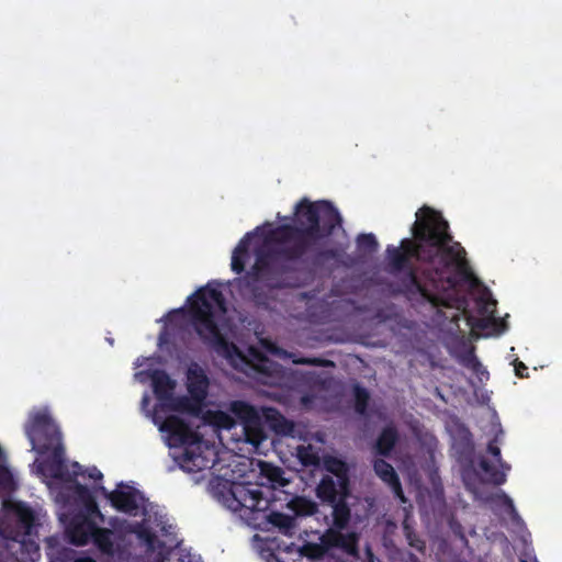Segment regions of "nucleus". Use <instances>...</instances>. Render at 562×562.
Returning a JSON list of instances; mask_svg holds the SVG:
<instances>
[{"label":"nucleus","mask_w":562,"mask_h":562,"mask_svg":"<svg viewBox=\"0 0 562 562\" xmlns=\"http://www.w3.org/2000/svg\"><path fill=\"white\" fill-rule=\"evenodd\" d=\"M323 463L328 474L334 476V479L341 480L344 488H346V484L350 483L349 467L347 462L337 457L328 456L324 459Z\"/></svg>","instance_id":"b1692460"},{"label":"nucleus","mask_w":562,"mask_h":562,"mask_svg":"<svg viewBox=\"0 0 562 562\" xmlns=\"http://www.w3.org/2000/svg\"><path fill=\"white\" fill-rule=\"evenodd\" d=\"M191 323L202 342L226 359L238 353L235 344L221 333L215 317L227 312L226 300L217 288L204 286L195 292L189 307Z\"/></svg>","instance_id":"7ed1b4c3"},{"label":"nucleus","mask_w":562,"mask_h":562,"mask_svg":"<svg viewBox=\"0 0 562 562\" xmlns=\"http://www.w3.org/2000/svg\"><path fill=\"white\" fill-rule=\"evenodd\" d=\"M514 366H515V373L518 378L522 379V378L528 376V368L524 362L516 360Z\"/></svg>","instance_id":"a19ab883"},{"label":"nucleus","mask_w":562,"mask_h":562,"mask_svg":"<svg viewBox=\"0 0 562 562\" xmlns=\"http://www.w3.org/2000/svg\"><path fill=\"white\" fill-rule=\"evenodd\" d=\"M302 552L305 557L314 560L323 559L328 552V546L325 544V533L319 537V542H307L303 546Z\"/></svg>","instance_id":"c85d7f7f"},{"label":"nucleus","mask_w":562,"mask_h":562,"mask_svg":"<svg viewBox=\"0 0 562 562\" xmlns=\"http://www.w3.org/2000/svg\"><path fill=\"white\" fill-rule=\"evenodd\" d=\"M297 458L304 467H318L321 464L319 454L311 445L300 446L297 448Z\"/></svg>","instance_id":"c756f323"},{"label":"nucleus","mask_w":562,"mask_h":562,"mask_svg":"<svg viewBox=\"0 0 562 562\" xmlns=\"http://www.w3.org/2000/svg\"><path fill=\"white\" fill-rule=\"evenodd\" d=\"M487 451L495 458L496 462H501L502 454H501V449L497 446L496 437L488 442Z\"/></svg>","instance_id":"ea45409f"},{"label":"nucleus","mask_w":562,"mask_h":562,"mask_svg":"<svg viewBox=\"0 0 562 562\" xmlns=\"http://www.w3.org/2000/svg\"><path fill=\"white\" fill-rule=\"evenodd\" d=\"M310 381H312L313 383H316V380L313 378H310Z\"/></svg>","instance_id":"603ef678"},{"label":"nucleus","mask_w":562,"mask_h":562,"mask_svg":"<svg viewBox=\"0 0 562 562\" xmlns=\"http://www.w3.org/2000/svg\"><path fill=\"white\" fill-rule=\"evenodd\" d=\"M310 381H312L313 383H316V380L313 378H310Z\"/></svg>","instance_id":"5fc2aeb1"},{"label":"nucleus","mask_w":562,"mask_h":562,"mask_svg":"<svg viewBox=\"0 0 562 562\" xmlns=\"http://www.w3.org/2000/svg\"><path fill=\"white\" fill-rule=\"evenodd\" d=\"M463 479H464L467 488L476 496L477 491H476L475 485L468 477L464 476Z\"/></svg>","instance_id":"a18cd8bd"},{"label":"nucleus","mask_w":562,"mask_h":562,"mask_svg":"<svg viewBox=\"0 0 562 562\" xmlns=\"http://www.w3.org/2000/svg\"><path fill=\"white\" fill-rule=\"evenodd\" d=\"M151 383L154 393L157 398H171L176 382L165 370H155L151 374Z\"/></svg>","instance_id":"f3484780"},{"label":"nucleus","mask_w":562,"mask_h":562,"mask_svg":"<svg viewBox=\"0 0 562 562\" xmlns=\"http://www.w3.org/2000/svg\"><path fill=\"white\" fill-rule=\"evenodd\" d=\"M111 505L119 512L130 516H137L143 495L134 487H127L126 491L116 488L111 491Z\"/></svg>","instance_id":"f8f14e48"},{"label":"nucleus","mask_w":562,"mask_h":562,"mask_svg":"<svg viewBox=\"0 0 562 562\" xmlns=\"http://www.w3.org/2000/svg\"><path fill=\"white\" fill-rule=\"evenodd\" d=\"M461 363L470 370L473 367H480V360L474 353V348H471L461 357Z\"/></svg>","instance_id":"e433bc0d"},{"label":"nucleus","mask_w":562,"mask_h":562,"mask_svg":"<svg viewBox=\"0 0 562 562\" xmlns=\"http://www.w3.org/2000/svg\"><path fill=\"white\" fill-rule=\"evenodd\" d=\"M265 518L284 536L291 537L297 529L295 517L292 515L271 510Z\"/></svg>","instance_id":"4be33fe9"},{"label":"nucleus","mask_w":562,"mask_h":562,"mask_svg":"<svg viewBox=\"0 0 562 562\" xmlns=\"http://www.w3.org/2000/svg\"><path fill=\"white\" fill-rule=\"evenodd\" d=\"M496 498L507 508L510 515L517 514L513 499L507 494L501 492L499 494L496 495Z\"/></svg>","instance_id":"4c0bfd02"},{"label":"nucleus","mask_w":562,"mask_h":562,"mask_svg":"<svg viewBox=\"0 0 562 562\" xmlns=\"http://www.w3.org/2000/svg\"><path fill=\"white\" fill-rule=\"evenodd\" d=\"M85 509L91 514L98 517L102 522H104L105 518L104 515L100 512L99 506L95 502V498L91 499V503H86L83 505Z\"/></svg>","instance_id":"58836bf2"},{"label":"nucleus","mask_w":562,"mask_h":562,"mask_svg":"<svg viewBox=\"0 0 562 562\" xmlns=\"http://www.w3.org/2000/svg\"><path fill=\"white\" fill-rule=\"evenodd\" d=\"M310 381H312L313 383H316V380L313 378H310Z\"/></svg>","instance_id":"864d4df0"},{"label":"nucleus","mask_w":562,"mask_h":562,"mask_svg":"<svg viewBox=\"0 0 562 562\" xmlns=\"http://www.w3.org/2000/svg\"><path fill=\"white\" fill-rule=\"evenodd\" d=\"M95 522L86 516L76 517L67 527L69 542L75 546H86L91 542Z\"/></svg>","instance_id":"ddd939ff"},{"label":"nucleus","mask_w":562,"mask_h":562,"mask_svg":"<svg viewBox=\"0 0 562 562\" xmlns=\"http://www.w3.org/2000/svg\"><path fill=\"white\" fill-rule=\"evenodd\" d=\"M224 503L233 512H249L252 519L269 508V499L259 486L251 483H233L224 495Z\"/></svg>","instance_id":"423d86ee"},{"label":"nucleus","mask_w":562,"mask_h":562,"mask_svg":"<svg viewBox=\"0 0 562 562\" xmlns=\"http://www.w3.org/2000/svg\"><path fill=\"white\" fill-rule=\"evenodd\" d=\"M496 300H494L491 294H482L475 301L476 310L479 314L482 316L480 318H469V322L472 326H475L481 329H485L488 327L490 323L495 319L496 312Z\"/></svg>","instance_id":"2eb2a0df"},{"label":"nucleus","mask_w":562,"mask_h":562,"mask_svg":"<svg viewBox=\"0 0 562 562\" xmlns=\"http://www.w3.org/2000/svg\"><path fill=\"white\" fill-rule=\"evenodd\" d=\"M181 562H184V560H183V559H181Z\"/></svg>","instance_id":"6e6d98bb"},{"label":"nucleus","mask_w":562,"mask_h":562,"mask_svg":"<svg viewBox=\"0 0 562 562\" xmlns=\"http://www.w3.org/2000/svg\"><path fill=\"white\" fill-rule=\"evenodd\" d=\"M260 476L265 479L272 488L284 487L290 484V480L284 476V470L272 463L259 462Z\"/></svg>","instance_id":"6ab92c4d"},{"label":"nucleus","mask_w":562,"mask_h":562,"mask_svg":"<svg viewBox=\"0 0 562 562\" xmlns=\"http://www.w3.org/2000/svg\"><path fill=\"white\" fill-rule=\"evenodd\" d=\"M254 233L249 232L245 234V236L238 241L232 255V270L240 274L245 271V265L247 259L249 258V246Z\"/></svg>","instance_id":"a211bd4d"},{"label":"nucleus","mask_w":562,"mask_h":562,"mask_svg":"<svg viewBox=\"0 0 562 562\" xmlns=\"http://www.w3.org/2000/svg\"><path fill=\"white\" fill-rule=\"evenodd\" d=\"M349 497H340L334 503H328L331 507V525L328 528H348L351 520V508L347 502Z\"/></svg>","instance_id":"dca6fc26"},{"label":"nucleus","mask_w":562,"mask_h":562,"mask_svg":"<svg viewBox=\"0 0 562 562\" xmlns=\"http://www.w3.org/2000/svg\"><path fill=\"white\" fill-rule=\"evenodd\" d=\"M75 482L74 486H72V491H74V495L75 497L77 498V501L83 506L86 503H91V499L94 498V496L92 495V493L90 492V490L83 485V484H80L78 482H76L75 480L72 481Z\"/></svg>","instance_id":"72a5a7b5"},{"label":"nucleus","mask_w":562,"mask_h":562,"mask_svg":"<svg viewBox=\"0 0 562 562\" xmlns=\"http://www.w3.org/2000/svg\"><path fill=\"white\" fill-rule=\"evenodd\" d=\"M315 493L323 504L334 503L340 497L350 496V483H347L346 488H344L341 480L324 474L315 488Z\"/></svg>","instance_id":"9b49d317"},{"label":"nucleus","mask_w":562,"mask_h":562,"mask_svg":"<svg viewBox=\"0 0 562 562\" xmlns=\"http://www.w3.org/2000/svg\"><path fill=\"white\" fill-rule=\"evenodd\" d=\"M353 393H355V411L360 415H364L368 409L370 394L367 391V389H364L360 385L355 386Z\"/></svg>","instance_id":"7c9ffc66"},{"label":"nucleus","mask_w":562,"mask_h":562,"mask_svg":"<svg viewBox=\"0 0 562 562\" xmlns=\"http://www.w3.org/2000/svg\"><path fill=\"white\" fill-rule=\"evenodd\" d=\"M49 451H52V456L47 461V468L50 476L66 482H71L74 481V476L81 474V465L78 462L72 463L74 471L72 474L69 473L65 463V449L61 445V440L52 446Z\"/></svg>","instance_id":"9d476101"},{"label":"nucleus","mask_w":562,"mask_h":562,"mask_svg":"<svg viewBox=\"0 0 562 562\" xmlns=\"http://www.w3.org/2000/svg\"><path fill=\"white\" fill-rule=\"evenodd\" d=\"M132 532H134L137 538L146 544L148 551H154L157 547H164V542L158 540L155 532L140 524L135 525Z\"/></svg>","instance_id":"cd10ccee"},{"label":"nucleus","mask_w":562,"mask_h":562,"mask_svg":"<svg viewBox=\"0 0 562 562\" xmlns=\"http://www.w3.org/2000/svg\"><path fill=\"white\" fill-rule=\"evenodd\" d=\"M397 440V429L394 426L384 427L376 439V452L383 457L390 456Z\"/></svg>","instance_id":"a878e982"},{"label":"nucleus","mask_w":562,"mask_h":562,"mask_svg":"<svg viewBox=\"0 0 562 562\" xmlns=\"http://www.w3.org/2000/svg\"><path fill=\"white\" fill-rule=\"evenodd\" d=\"M286 508L293 514L292 517H311L318 513V505L314 501L304 496H292L286 503Z\"/></svg>","instance_id":"aec40b11"},{"label":"nucleus","mask_w":562,"mask_h":562,"mask_svg":"<svg viewBox=\"0 0 562 562\" xmlns=\"http://www.w3.org/2000/svg\"><path fill=\"white\" fill-rule=\"evenodd\" d=\"M373 470L391 487L395 496L405 502L401 481L392 464L383 459H376L373 462Z\"/></svg>","instance_id":"4468645a"},{"label":"nucleus","mask_w":562,"mask_h":562,"mask_svg":"<svg viewBox=\"0 0 562 562\" xmlns=\"http://www.w3.org/2000/svg\"><path fill=\"white\" fill-rule=\"evenodd\" d=\"M229 412L234 415L236 424L243 426L245 441L259 447L267 439L262 416L259 411L251 404L236 400L231 402Z\"/></svg>","instance_id":"6e6552de"},{"label":"nucleus","mask_w":562,"mask_h":562,"mask_svg":"<svg viewBox=\"0 0 562 562\" xmlns=\"http://www.w3.org/2000/svg\"><path fill=\"white\" fill-rule=\"evenodd\" d=\"M294 210L292 224H281L270 232L269 239L276 246L256 249L255 263L244 278L256 305L267 304L258 283L271 290L300 288L303 281L299 265L314 272L340 257L338 248L323 245L342 222L333 203L303 198Z\"/></svg>","instance_id":"f03ea898"},{"label":"nucleus","mask_w":562,"mask_h":562,"mask_svg":"<svg viewBox=\"0 0 562 562\" xmlns=\"http://www.w3.org/2000/svg\"><path fill=\"white\" fill-rule=\"evenodd\" d=\"M294 364L315 366V367H334L335 363L331 360L318 358V357H294L292 359Z\"/></svg>","instance_id":"473e14b6"},{"label":"nucleus","mask_w":562,"mask_h":562,"mask_svg":"<svg viewBox=\"0 0 562 562\" xmlns=\"http://www.w3.org/2000/svg\"><path fill=\"white\" fill-rule=\"evenodd\" d=\"M263 417L269 427L278 435H290L293 431V423L276 408H265Z\"/></svg>","instance_id":"5701e85b"},{"label":"nucleus","mask_w":562,"mask_h":562,"mask_svg":"<svg viewBox=\"0 0 562 562\" xmlns=\"http://www.w3.org/2000/svg\"><path fill=\"white\" fill-rule=\"evenodd\" d=\"M308 374L312 375L313 378L316 376L315 372H310Z\"/></svg>","instance_id":"3c124183"},{"label":"nucleus","mask_w":562,"mask_h":562,"mask_svg":"<svg viewBox=\"0 0 562 562\" xmlns=\"http://www.w3.org/2000/svg\"><path fill=\"white\" fill-rule=\"evenodd\" d=\"M408 544L420 553L426 551V542L420 539L416 533L409 531L406 533Z\"/></svg>","instance_id":"c9c22d12"},{"label":"nucleus","mask_w":562,"mask_h":562,"mask_svg":"<svg viewBox=\"0 0 562 562\" xmlns=\"http://www.w3.org/2000/svg\"><path fill=\"white\" fill-rule=\"evenodd\" d=\"M347 528H327L325 533V544L329 551L337 549L344 554L352 558L359 557L360 535L357 531H344Z\"/></svg>","instance_id":"1a4fd4ad"},{"label":"nucleus","mask_w":562,"mask_h":562,"mask_svg":"<svg viewBox=\"0 0 562 562\" xmlns=\"http://www.w3.org/2000/svg\"><path fill=\"white\" fill-rule=\"evenodd\" d=\"M186 387L188 395L173 397L171 408L199 417L203 413L209 395L210 379L205 370L196 362H192L187 369Z\"/></svg>","instance_id":"39448f33"},{"label":"nucleus","mask_w":562,"mask_h":562,"mask_svg":"<svg viewBox=\"0 0 562 562\" xmlns=\"http://www.w3.org/2000/svg\"><path fill=\"white\" fill-rule=\"evenodd\" d=\"M521 562H527V561H521Z\"/></svg>","instance_id":"4d7b16f0"},{"label":"nucleus","mask_w":562,"mask_h":562,"mask_svg":"<svg viewBox=\"0 0 562 562\" xmlns=\"http://www.w3.org/2000/svg\"><path fill=\"white\" fill-rule=\"evenodd\" d=\"M202 418L204 423L218 429L231 430L236 426L234 415L229 411H206L203 413Z\"/></svg>","instance_id":"393cba45"},{"label":"nucleus","mask_w":562,"mask_h":562,"mask_svg":"<svg viewBox=\"0 0 562 562\" xmlns=\"http://www.w3.org/2000/svg\"><path fill=\"white\" fill-rule=\"evenodd\" d=\"M462 454L464 456V459L470 460L473 454V445L471 441H467L463 446Z\"/></svg>","instance_id":"37998d69"},{"label":"nucleus","mask_w":562,"mask_h":562,"mask_svg":"<svg viewBox=\"0 0 562 562\" xmlns=\"http://www.w3.org/2000/svg\"><path fill=\"white\" fill-rule=\"evenodd\" d=\"M497 463L499 464V467L502 469L501 471H504L507 474V472L510 470V465L507 462H505L502 458H501V462H497Z\"/></svg>","instance_id":"09e8293b"},{"label":"nucleus","mask_w":562,"mask_h":562,"mask_svg":"<svg viewBox=\"0 0 562 562\" xmlns=\"http://www.w3.org/2000/svg\"><path fill=\"white\" fill-rule=\"evenodd\" d=\"M98 491L101 493V495H103L106 499H109L111 502V492L108 491L103 485H100L98 487Z\"/></svg>","instance_id":"49530a36"},{"label":"nucleus","mask_w":562,"mask_h":562,"mask_svg":"<svg viewBox=\"0 0 562 562\" xmlns=\"http://www.w3.org/2000/svg\"><path fill=\"white\" fill-rule=\"evenodd\" d=\"M25 435L32 449L46 453L52 446L61 440L60 431L52 417L45 412L34 414L25 425Z\"/></svg>","instance_id":"0eeeda50"},{"label":"nucleus","mask_w":562,"mask_h":562,"mask_svg":"<svg viewBox=\"0 0 562 562\" xmlns=\"http://www.w3.org/2000/svg\"><path fill=\"white\" fill-rule=\"evenodd\" d=\"M160 430L169 435L175 443L188 445L180 458V467L187 472H200L211 469L215 464V453L213 448L203 446L189 424L182 418L171 415L166 417L160 426Z\"/></svg>","instance_id":"20e7f679"},{"label":"nucleus","mask_w":562,"mask_h":562,"mask_svg":"<svg viewBox=\"0 0 562 562\" xmlns=\"http://www.w3.org/2000/svg\"><path fill=\"white\" fill-rule=\"evenodd\" d=\"M413 238L401 240L400 247L387 246L389 272L397 277L393 293L402 295L413 307H457L460 300L456 276L468 278L467 251L453 241L449 223L442 214L424 205L416 213Z\"/></svg>","instance_id":"f257e3e1"},{"label":"nucleus","mask_w":562,"mask_h":562,"mask_svg":"<svg viewBox=\"0 0 562 562\" xmlns=\"http://www.w3.org/2000/svg\"><path fill=\"white\" fill-rule=\"evenodd\" d=\"M357 244L360 250L367 251L369 254L375 252L379 247L375 236L371 233L360 234L357 237Z\"/></svg>","instance_id":"2f4dec72"},{"label":"nucleus","mask_w":562,"mask_h":562,"mask_svg":"<svg viewBox=\"0 0 562 562\" xmlns=\"http://www.w3.org/2000/svg\"><path fill=\"white\" fill-rule=\"evenodd\" d=\"M472 372L479 376L480 380L483 379V376L485 378H488V372L487 370L482 366V363L480 362V367H473L471 368Z\"/></svg>","instance_id":"79ce46f5"},{"label":"nucleus","mask_w":562,"mask_h":562,"mask_svg":"<svg viewBox=\"0 0 562 562\" xmlns=\"http://www.w3.org/2000/svg\"><path fill=\"white\" fill-rule=\"evenodd\" d=\"M113 536V530L95 525L91 542L102 554L113 557L116 552Z\"/></svg>","instance_id":"412c9836"},{"label":"nucleus","mask_w":562,"mask_h":562,"mask_svg":"<svg viewBox=\"0 0 562 562\" xmlns=\"http://www.w3.org/2000/svg\"><path fill=\"white\" fill-rule=\"evenodd\" d=\"M117 522H119V518H116V517H115V518H111V519H110V521H109V524H110L113 528H115V527H116V524H117Z\"/></svg>","instance_id":"8fccbe9b"},{"label":"nucleus","mask_w":562,"mask_h":562,"mask_svg":"<svg viewBox=\"0 0 562 562\" xmlns=\"http://www.w3.org/2000/svg\"><path fill=\"white\" fill-rule=\"evenodd\" d=\"M88 476L93 480H102L103 479V474L95 467H92L91 469L88 470Z\"/></svg>","instance_id":"c03bdc74"},{"label":"nucleus","mask_w":562,"mask_h":562,"mask_svg":"<svg viewBox=\"0 0 562 562\" xmlns=\"http://www.w3.org/2000/svg\"><path fill=\"white\" fill-rule=\"evenodd\" d=\"M18 518H19L20 522L23 526H25L26 528H30L34 524V520H35L34 513L29 507L19 508Z\"/></svg>","instance_id":"f704fd0d"},{"label":"nucleus","mask_w":562,"mask_h":562,"mask_svg":"<svg viewBox=\"0 0 562 562\" xmlns=\"http://www.w3.org/2000/svg\"><path fill=\"white\" fill-rule=\"evenodd\" d=\"M479 468L487 476L486 480H484V482L496 486L503 485L506 482V473L504 471L496 470L487 459L481 458L479 462Z\"/></svg>","instance_id":"bb28decb"},{"label":"nucleus","mask_w":562,"mask_h":562,"mask_svg":"<svg viewBox=\"0 0 562 562\" xmlns=\"http://www.w3.org/2000/svg\"><path fill=\"white\" fill-rule=\"evenodd\" d=\"M405 562H422V561L416 554L408 552L405 558Z\"/></svg>","instance_id":"de8ad7c7"}]
</instances>
